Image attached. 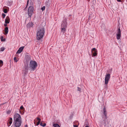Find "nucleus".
Returning <instances> with one entry per match:
<instances>
[{
    "label": "nucleus",
    "mask_w": 127,
    "mask_h": 127,
    "mask_svg": "<svg viewBox=\"0 0 127 127\" xmlns=\"http://www.w3.org/2000/svg\"><path fill=\"white\" fill-rule=\"evenodd\" d=\"M45 30L44 28L42 27L37 30L36 33V38L37 40H40L43 37L44 34Z\"/></svg>",
    "instance_id": "f257e3e1"
},
{
    "label": "nucleus",
    "mask_w": 127,
    "mask_h": 127,
    "mask_svg": "<svg viewBox=\"0 0 127 127\" xmlns=\"http://www.w3.org/2000/svg\"><path fill=\"white\" fill-rule=\"evenodd\" d=\"M37 66V63L35 61L31 60L30 61L29 64L30 69L31 71H33L36 69V68Z\"/></svg>",
    "instance_id": "f03ea898"
},
{
    "label": "nucleus",
    "mask_w": 127,
    "mask_h": 127,
    "mask_svg": "<svg viewBox=\"0 0 127 127\" xmlns=\"http://www.w3.org/2000/svg\"><path fill=\"white\" fill-rule=\"evenodd\" d=\"M33 7L32 6H30L28 9V14L29 17H31L32 15Z\"/></svg>",
    "instance_id": "7ed1b4c3"
},
{
    "label": "nucleus",
    "mask_w": 127,
    "mask_h": 127,
    "mask_svg": "<svg viewBox=\"0 0 127 127\" xmlns=\"http://www.w3.org/2000/svg\"><path fill=\"white\" fill-rule=\"evenodd\" d=\"M22 121L20 115L18 114L15 113L14 116V121Z\"/></svg>",
    "instance_id": "20e7f679"
},
{
    "label": "nucleus",
    "mask_w": 127,
    "mask_h": 127,
    "mask_svg": "<svg viewBox=\"0 0 127 127\" xmlns=\"http://www.w3.org/2000/svg\"><path fill=\"white\" fill-rule=\"evenodd\" d=\"M103 114L102 117L103 118V121L105 122H106V120L107 118V114L106 112V109L104 107L103 109Z\"/></svg>",
    "instance_id": "39448f33"
},
{
    "label": "nucleus",
    "mask_w": 127,
    "mask_h": 127,
    "mask_svg": "<svg viewBox=\"0 0 127 127\" xmlns=\"http://www.w3.org/2000/svg\"><path fill=\"white\" fill-rule=\"evenodd\" d=\"M110 78V74L108 73L105 76V83L107 84L108 83V82Z\"/></svg>",
    "instance_id": "423d86ee"
},
{
    "label": "nucleus",
    "mask_w": 127,
    "mask_h": 127,
    "mask_svg": "<svg viewBox=\"0 0 127 127\" xmlns=\"http://www.w3.org/2000/svg\"><path fill=\"white\" fill-rule=\"evenodd\" d=\"M14 125L16 127H19L22 123V121H14Z\"/></svg>",
    "instance_id": "0eeeda50"
},
{
    "label": "nucleus",
    "mask_w": 127,
    "mask_h": 127,
    "mask_svg": "<svg viewBox=\"0 0 127 127\" xmlns=\"http://www.w3.org/2000/svg\"><path fill=\"white\" fill-rule=\"evenodd\" d=\"M92 55V56H95L97 54V50L95 48H93L91 50Z\"/></svg>",
    "instance_id": "6e6552de"
},
{
    "label": "nucleus",
    "mask_w": 127,
    "mask_h": 127,
    "mask_svg": "<svg viewBox=\"0 0 127 127\" xmlns=\"http://www.w3.org/2000/svg\"><path fill=\"white\" fill-rule=\"evenodd\" d=\"M67 25V22H66V20L65 19H64L62 22L61 27L66 28Z\"/></svg>",
    "instance_id": "1a4fd4ad"
},
{
    "label": "nucleus",
    "mask_w": 127,
    "mask_h": 127,
    "mask_svg": "<svg viewBox=\"0 0 127 127\" xmlns=\"http://www.w3.org/2000/svg\"><path fill=\"white\" fill-rule=\"evenodd\" d=\"M24 68V74H26L28 73V71L29 69H30V67H29L28 64L27 65H25Z\"/></svg>",
    "instance_id": "9d476101"
},
{
    "label": "nucleus",
    "mask_w": 127,
    "mask_h": 127,
    "mask_svg": "<svg viewBox=\"0 0 127 127\" xmlns=\"http://www.w3.org/2000/svg\"><path fill=\"white\" fill-rule=\"evenodd\" d=\"M121 36V31L120 28H119L117 30V38L119 40L120 39Z\"/></svg>",
    "instance_id": "9b49d317"
},
{
    "label": "nucleus",
    "mask_w": 127,
    "mask_h": 127,
    "mask_svg": "<svg viewBox=\"0 0 127 127\" xmlns=\"http://www.w3.org/2000/svg\"><path fill=\"white\" fill-rule=\"evenodd\" d=\"M24 48V46H22L20 47L16 52V54L21 53V52L23 51Z\"/></svg>",
    "instance_id": "f8f14e48"
},
{
    "label": "nucleus",
    "mask_w": 127,
    "mask_h": 127,
    "mask_svg": "<svg viewBox=\"0 0 127 127\" xmlns=\"http://www.w3.org/2000/svg\"><path fill=\"white\" fill-rule=\"evenodd\" d=\"M26 61L27 62V63H28V62L29 61H30L31 60V57L29 55H27L26 56Z\"/></svg>",
    "instance_id": "ddd939ff"
},
{
    "label": "nucleus",
    "mask_w": 127,
    "mask_h": 127,
    "mask_svg": "<svg viewBox=\"0 0 127 127\" xmlns=\"http://www.w3.org/2000/svg\"><path fill=\"white\" fill-rule=\"evenodd\" d=\"M10 18L8 16L6 17L5 20V23L6 24H8L9 22Z\"/></svg>",
    "instance_id": "4468645a"
},
{
    "label": "nucleus",
    "mask_w": 127,
    "mask_h": 127,
    "mask_svg": "<svg viewBox=\"0 0 127 127\" xmlns=\"http://www.w3.org/2000/svg\"><path fill=\"white\" fill-rule=\"evenodd\" d=\"M8 28L7 27H6L4 29L5 34V35L8 33Z\"/></svg>",
    "instance_id": "2eb2a0df"
},
{
    "label": "nucleus",
    "mask_w": 127,
    "mask_h": 127,
    "mask_svg": "<svg viewBox=\"0 0 127 127\" xmlns=\"http://www.w3.org/2000/svg\"><path fill=\"white\" fill-rule=\"evenodd\" d=\"M66 29V28L64 27H61V32H63V33H64L65 32Z\"/></svg>",
    "instance_id": "dca6fc26"
},
{
    "label": "nucleus",
    "mask_w": 127,
    "mask_h": 127,
    "mask_svg": "<svg viewBox=\"0 0 127 127\" xmlns=\"http://www.w3.org/2000/svg\"><path fill=\"white\" fill-rule=\"evenodd\" d=\"M27 25L29 27H32L33 26V24L32 22H30Z\"/></svg>",
    "instance_id": "f3484780"
},
{
    "label": "nucleus",
    "mask_w": 127,
    "mask_h": 127,
    "mask_svg": "<svg viewBox=\"0 0 127 127\" xmlns=\"http://www.w3.org/2000/svg\"><path fill=\"white\" fill-rule=\"evenodd\" d=\"M9 123L10 125L12 124V118H10L8 120Z\"/></svg>",
    "instance_id": "a211bd4d"
},
{
    "label": "nucleus",
    "mask_w": 127,
    "mask_h": 127,
    "mask_svg": "<svg viewBox=\"0 0 127 127\" xmlns=\"http://www.w3.org/2000/svg\"><path fill=\"white\" fill-rule=\"evenodd\" d=\"M53 126L54 127H60L59 125L57 124H54Z\"/></svg>",
    "instance_id": "6ab92c4d"
},
{
    "label": "nucleus",
    "mask_w": 127,
    "mask_h": 127,
    "mask_svg": "<svg viewBox=\"0 0 127 127\" xmlns=\"http://www.w3.org/2000/svg\"><path fill=\"white\" fill-rule=\"evenodd\" d=\"M3 12L5 13H6L7 12V9L6 8H3Z\"/></svg>",
    "instance_id": "aec40b11"
},
{
    "label": "nucleus",
    "mask_w": 127,
    "mask_h": 127,
    "mask_svg": "<svg viewBox=\"0 0 127 127\" xmlns=\"http://www.w3.org/2000/svg\"><path fill=\"white\" fill-rule=\"evenodd\" d=\"M3 36H1L0 37L1 40L2 41H5V39L4 38L3 39Z\"/></svg>",
    "instance_id": "412c9836"
},
{
    "label": "nucleus",
    "mask_w": 127,
    "mask_h": 127,
    "mask_svg": "<svg viewBox=\"0 0 127 127\" xmlns=\"http://www.w3.org/2000/svg\"><path fill=\"white\" fill-rule=\"evenodd\" d=\"M14 61L15 62H17L18 61L17 59V58L16 57H15L14 58Z\"/></svg>",
    "instance_id": "4be33fe9"
},
{
    "label": "nucleus",
    "mask_w": 127,
    "mask_h": 127,
    "mask_svg": "<svg viewBox=\"0 0 127 127\" xmlns=\"http://www.w3.org/2000/svg\"><path fill=\"white\" fill-rule=\"evenodd\" d=\"M45 9V6H44L42 7L41 8V9L42 10V11H44Z\"/></svg>",
    "instance_id": "5701e85b"
},
{
    "label": "nucleus",
    "mask_w": 127,
    "mask_h": 127,
    "mask_svg": "<svg viewBox=\"0 0 127 127\" xmlns=\"http://www.w3.org/2000/svg\"><path fill=\"white\" fill-rule=\"evenodd\" d=\"M5 49V48H4L3 47H1L0 48V51H4Z\"/></svg>",
    "instance_id": "b1692460"
},
{
    "label": "nucleus",
    "mask_w": 127,
    "mask_h": 127,
    "mask_svg": "<svg viewBox=\"0 0 127 127\" xmlns=\"http://www.w3.org/2000/svg\"><path fill=\"white\" fill-rule=\"evenodd\" d=\"M46 3H47V4H46V6H47L48 7H49V3L48 2H46Z\"/></svg>",
    "instance_id": "393cba45"
},
{
    "label": "nucleus",
    "mask_w": 127,
    "mask_h": 127,
    "mask_svg": "<svg viewBox=\"0 0 127 127\" xmlns=\"http://www.w3.org/2000/svg\"><path fill=\"white\" fill-rule=\"evenodd\" d=\"M2 16L3 18H4L5 16V14L3 13L2 14Z\"/></svg>",
    "instance_id": "a878e982"
},
{
    "label": "nucleus",
    "mask_w": 127,
    "mask_h": 127,
    "mask_svg": "<svg viewBox=\"0 0 127 127\" xmlns=\"http://www.w3.org/2000/svg\"><path fill=\"white\" fill-rule=\"evenodd\" d=\"M77 88H78L77 90L78 91H79L80 92V91L81 90V89L80 88H79V87H78Z\"/></svg>",
    "instance_id": "bb28decb"
},
{
    "label": "nucleus",
    "mask_w": 127,
    "mask_h": 127,
    "mask_svg": "<svg viewBox=\"0 0 127 127\" xmlns=\"http://www.w3.org/2000/svg\"><path fill=\"white\" fill-rule=\"evenodd\" d=\"M37 119L38 121H39V122H40L41 119L40 118L38 117L37 118Z\"/></svg>",
    "instance_id": "cd10ccee"
},
{
    "label": "nucleus",
    "mask_w": 127,
    "mask_h": 127,
    "mask_svg": "<svg viewBox=\"0 0 127 127\" xmlns=\"http://www.w3.org/2000/svg\"><path fill=\"white\" fill-rule=\"evenodd\" d=\"M40 122H39V121H38V122H37V123L36 125L37 126H38Z\"/></svg>",
    "instance_id": "c85d7f7f"
},
{
    "label": "nucleus",
    "mask_w": 127,
    "mask_h": 127,
    "mask_svg": "<svg viewBox=\"0 0 127 127\" xmlns=\"http://www.w3.org/2000/svg\"><path fill=\"white\" fill-rule=\"evenodd\" d=\"M20 109H24V108L23 106H21L20 107Z\"/></svg>",
    "instance_id": "c756f323"
},
{
    "label": "nucleus",
    "mask_w": 127,
    "mask_h": 127,
    "mask_svg": "<svg viewBox=\"0 0 127 127\" xmlns=\"http://www.w3.org/2000/svg\"><path fill=\"white\" fill-rule=\"evenodd\" d=\"M46 123H44L42 125V126H43V127H44L46 126Z\"/></svg>",
    "instance_id": "7c9ffc66"
},
{
    "label": "nucleus",
    "mask_w": 127,
    "mask_h": 127,
    "mask_svg": "<svg viewBox=\"0 0 127 127\" xmlns=\"http://www.w3.org/2000/svg\"><path fill=\"white\" fill-rule=\"evenodd\" d=\"M3 61H2V60H0V63L1 64H3Z\"/></svg>",
    "instance_id": "2f4dec72"
},
{
    "label": "nucleus",
    "mask_w": 127,
    "mask_h": 127,
    "mask_svg": "<svg viewBox=\"0 0 127 127\" xmlns=\"http://www.w3.org/2000/svg\"><path fill=\"white\" fill-rule=\"evenodd\" d=\"M73 126L74 127H78V126L76 125H74Z\"/></svg>",
    "instance_id": "473e14b6"
},
{
    "label": "nucleus",
    "mask_w": 127,
    "mask_h": 127,
    "mask_svg": "<svg viewBox=\"0 0 127 127\" xmlns=\"http://www.w3.org/2000/svg\"><path fill=\"white\" fill-rule=\"evenodd\" d=\"M29 0H27V6L28 4H29Z\"/></svg>",
    "instance_id": "72a5a7b5"
},
{
    "label": "nucleus",
    "mask_w": 127,
    "mask_h": 127,
    "mask_svg": "<svg viewBox=\"0 0 127 127\" xmlns=\"http://www.w3.org/2000/svg\"><path fill=\"white\" fill-rule=\"evenodd\" d=\"M7 24H4V26H5L6 27L7 26Z\"/></svg>",
    "instance_id": "f704fd0d"
},
{
    "label": "nucleus",
    "mask_w": 127,
    "mask_h": 127,
    "mask_svg": "<svg viewBox=\"0 0 127 127\" xmlns=\"http://www.w3.org/2000/svg\"><path fill=\"white\" fill-rule=\"evenodd\" d=\"M117 1L118 2H121V0H117Z\"/></svg>",
    "instance_id": "c9c22d12"
},
{
    "label": "nucleus",
    "mask_w": 127,
    "mask_h": 127,
    "mask_svg": "<svg viewBox=\"0 0 127 127\" xmlns=\"http://www.w3.org/2000/svg\"><path fill=\"white\" fill-rule=\"evenodd\" d=\"M42 125H43L42 124V123L41 122L40 124V125L41 126H42Z\"/></svg>",
    "instance_id": "e433bc0d"
},
{
    "label": "nucleus",
    "mask_w": 127,
    "mask_h": 127,
    "mask_svg": "<svg viewBox=\"0 0 127 127\" xmlns=\"http://www.w3.org/2000/svg\"><path fill=\"white\" fill-rule=\"evenodd\" d=\"M25 127H28V126L27 125H26L25 126Z\"/></svg>",
    "instance_id": "4c0bfd02"
},
{
    "label": "nucleus",
    "mask_w": 127,
    "mask_h": 127,
    "mask_svg": "<svg viewBox=\"0 0 127 127\" xmlns=\"http://www.w3.org/2000/svg\"><path fill=\"white\" fill-rule=\"evenodd\" d=\"M5 103H2V104H1V105H3V104H5Z\"/></svg>",
    "instance_id": "58836bf2"
},
{
    "label": "nucleus",
    "mask_w": 127,
    "mask_h": 127,
    "mask_svg": "<svg viewBox=\"0 0 127 127\" xmlns=\"http://www.w3.org/2000/svg\"><path fill=\"white\" fill-rule=\"evenodd\" d=\"M85 127H89L88 126H86Z\"/></svg>",
    "instance_id": "ea45409f"
},
{
    "label": "nucleus",
    "mask_w": 127,
    "mask_h": 127,
    "mask_svg": "<svg viewBox=\"0 0 127 127\" xmlns=\"http://www.w3.org/2000/svg\"><path fill=\"white\" fill-rule=\"evenodd\" d=\"M2 65H3V64H2V65L1 64V65H0V66H1Z\"/></svg>",
    "instance_id": "a19ab883"
},
{
    "label": "nucleus",
    "mask_w": 127,
    "mask_h": 127,
    "mask_svg": "<svg viewBox=\"0 0 127 127\" xmlns=\"http://www.w3.org/2000/svg\"><path fill=\"white\" fill-rule=\"evenodd\" d=\"M4 7H6V6H4Z\"/></svg>",
    "instance_id": "79ce46f5"
},
{
    "label": "nucleus",
    "mask_w": 127,
    "mask_h": 127,
    "mask_svg": "<svg viewBox=\"0 0 127 127\" xmlns=\"http://www.w3.org/2000/svg\"><path fill=\"white\" fill-rule=\"evenodd\" d=\"M7 113H8V112H7Z\"/></svg>",
    "instance_id": "37998d69"
}]
</instances>
